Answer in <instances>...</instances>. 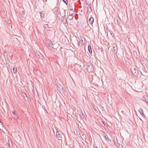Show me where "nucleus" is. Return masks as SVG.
I'll use <instances>...</instances> for the list:
<instances>
[{
  "label": "nucleus",
  "instance_id": "24",
  "mask_svg": "<svg viewBox=\"0 0 148 148\" xmlns=\"http://www.w3.org/2000/svg\"><path fill=\"white\" fill-rule=\"evenodd\" d=\"M43 1H45L46 2L47 1V0H43Z\"/></svg>",
  "mask_w": 148,
  "mask_h": 148
},
{
  "label": "nucleus",
  "instance_id": "11",
  "mask_svg": "<svg viewBox=\"0 0 148 148\" xmlns=\"http://www.w3.org/2000/svg\"><path fill=\"white\" fill-rule=\"evenodd\" d=\"M114 51V53H116L117 51V47L116 46V47H113V50Z\"/></svg>",
  "mask_w": 148,
  "mask_h": 148
},
{
  "label": "nucleus",
  "instance_id": "5",
  "mask_svg": "<svg viewBox=\"0 0 148 148\" xmlns=\"http://www.w3.org/2000/svg\"><path fill=\"white\" fill-rule=\"evenodd\" d=\"M56 135L57 137L59 140H60L62 138L61 134H60L59 132H57L56 133Z\"/></svg>",
  "mask_w": 148,
  "mask_h": 148
},
{
  "label": "nucleus",
  "instance_id": "10",
  "mask_svg": "<svg viewBox=\"0 0 148 148\" xmlns=\"http://www.w3.org/2000/svg\"><path fill=\"white\" fill-rule=\"evenodd\" d=\"M59 10V8H57V14L58 17H60L61 16V14L60 12H58Z\"/></svg>",
  "mask_w": 148,
  "mask_h": 148
},
{
  "label": "nucleus",
  "instance_id": "23",
  "mask_svg": "<svg viewBox=\"0 0 148 148\" xmlns=\"http://www.w3.org/2000/svg\"><path fill=\"white\" fill-rule=\"evenodd\" d=\"M64 18H65V19L66 20V17H65V15H64Z\"/></svg>",
  "mask_w": 148,
  "mask_h": 148
},
{
  "label": "nucleus",
  "instance_id": "27",
  "mask_svg": "<svg viewBox=\"0 0 148 148\" xmlns=\"http://www.w3.org/2000/svg\"><path fill=\"white\" fill-rule=\"evenodd\" d=\"M92 65H91V66H92Z\"/></svg>",
  "mask_w": 148,
  "mask_h": 148
},
{
  "label": "nucleus",
  "instance_id": "6",
  "mask_svg": "<svg viewBox=\"0 0 148 148\" xmlns=\"http://www.w3.org/2000/svg\"><path fill=\"white\" fill-rule=\"evenodd\" d=\"M12 116L14 117H18V114L17 112L13 111L12 112Z\"/></svg>",
  "mask_w": 148,
  "mask_h": 148
},
{
  "label": "nucleus",
  "instance_id": "12",
  "mask_svg": "<svg viewBox=\"0 0 148 148\" xmlns=\"http://www.w3.org/2000/svg\"><path fill=\"white\" fill-rule=\"evenodd\" d=\"M88 51L90 53H92L91 47L90 45H89L88 47Z\"/></svg>",
  "mask_w": 148,
  "mask_h": 148
},
{
  "label": "nucleus",
  "instance_id": "1",
  "mask_svg": "<svg viewBox=\"0 0 148 148\" xmlns=\"http://www.w3.org/2000/svg\"><path fill=\"white\" fill-rule=\"evenodd\" d=\"M67 13L68 14V16L67 18L70 20L73 19L74 17L73 15L74 13V11L73 9H71L69 10V12H68Z\"/></svg>",
  "mask_w": 148,
  "mask_h": 148
},
{
  "label": "nucleus",
  "instance_id": "14",
  "mask_svg": "<svg viewBox=\"0 0 148 148\" xmlns=\"http://www.w3.org/2000/svg\"><path fill=\"white\" fill-rule=\"evenodd\" d=\"M63 1L66 5L67 4H68V0H63Z\"/></svg>",
  "mask_w": 148,
  "mask_h": 148
},
{
  "label": "nucleus",
  "instance_id": "25",
  "mask_svg": "<svg viewBox=\"0 0 148 148\" xmlns=\"http://www.w3.org/2000/svg\"><path fill=\"white\" fill-rule=\"evenodd\" d=\"M90 67V66H88V69H89V68Z\"/></svg>",
  "mask_w": 148,
  "mask_h": 148
},
{
  "label": "nucleus",
  "instance_id": "2",
  "mask_svg": "<svg viewBox=\"0 0 148 148\" xmlns=\"http://www.w3.org/2000/svg\"><path fill=\"white\" fill-rule=\"evenodd\" d=\"M100 134L105 139L108 141L110 140L108 138V136H107V134L105 133V132H103V131H101L100 133Z\"/></svg>",
  "mask_w": 148,
  "mask_h": 148
},
{
  "label": "nucleus",
  "instance_id": "4",
  "mask_svg": "<svg viewBox=\"0 0 148 148\" xmlns=\"http://www.w3.org/2000/svg\"><path fill=\"white\" fill-rule=\"evenodd\" d=\"M138 111L140 112L142 117H145V116L143 112V110L141 108L139 109Z\"/></svg>",
  "mask_w": 148,
  "mask_h": 148
},
{
  "label": "nucleus",
  "instance_id": "7",
  "mask_svg": "<svg viewBox=\"0 0 148 148\" xmlns=\"http://www.w3.org/2000/svg\"><path fill=\"white\" fill-rule=\"evenodd\" d=\"M40 14L41 18L43 19L44 16V12L43 11H42L40 13Z\"/></svg>",
  "mask_w": 148,
  "mask_h": 148
},
{
  "label": "nucleus",
  "instance_id": "13",
  "mask_svg": "<svg viewBox=\"0 0 148 148\" xmlns=\"http://www.w3.org/2000/svg\"><path fill=\"white\" fill-rule=\"evenodd\" d=\"M13 70L14 74L16 73L17 72V68L16 67L14 68Z\"/></svg>",
  "mask_w": 148,
  "mask_h": 148
},
{
  "label": "nucleus",
  "instance_id": "8",
  "mask_svg": "<svg viewBox=\"0 0 148 148\" xmlns=\"http://www.w3.org/2000/svg\"><path fill=\"white\" fill-rule=\"evenodd\" d=\"M89 22L90 24H92L94 22V19L92 17H90L89 19Z\"/></svg>",
  "mask_w": 148,
  "mask_h": 148
},
{
  "label": "nucleus",
  "instance_id": "9",
  "mask_svg": "<svg viewBox=\"0 0 148 148\" xmlns=\"http://www.w3.org/2000/svg\"><path fill=\"white\" fill-rule=\"evenodd\" d=\"M47 43L48 45V46L49 47H51L53 45V43L50 41H47Z\"/></svg>",
  "mask_w": 148,
  "mask_h": 148
},
{
  "label": "nucleus",
  "instance_id": "15",
  "mask_svg": "<svg viewBox=\"0 0 148 148\" xmlns=\"http://www.w3.org/2000/svg\"><path fill=\"white\" fill-rule=\"evenodd\" d=\"M133 55L135 56H136L137 55V53H136V51H133Z\"/></svg>",
  "mask_w": 148,
  "mask_h": 148
},
{
  "label": "nucleus",
  "instance_id": "20",
  "mask_svg": "<svg viewBox=\"0 0 148 148\" xmlns=\"http://www.w3.org/2000/svg\"><path fill=\"white\" fill-rule=\"evenodd\" d=\"M93 147L94 148H98V147L97 146H96L95 145H94Z\"/></svg>",
  "mask_w": 148,
  "mask_h": 148
},
{
  "label": "nucleus",
  "instance_id": "21",
  "mask_svg": "<svg viewBox=\"0 0 148 148\" xmlns=\"http://www.w3.org/2000/svg\"><path fill=\"white\" fill-rule=\"evenodd\" d=\"M102 123L104 124V125L105 126V123L103 121H102Z\"/></svg>",
  "mask_w": 148,
  "mask_h": 148
},
{
  "label": "nucleus",
  "instance_id": "16",
  "mask_svg": "<svg viewBox=\"0 0 148 148\" xmlns=\"http://www.w3.org/2000/svg\"><path fill=\"white\" fill-rule=\"evenodd\" d=\"M21 14L22 16H24L25 14V12L23 11H22Z\"/></svg>",
  "mask_w": 148,
  "mask_h": 148
},
{
  "label": "nucleus",
  "instance_id": "19",
  "mask_svg": "<svg viewBox=\"0 0 148 148\" xmlns=\"http://www.w3.org/2000/svg\"><path fill=\"white\" fill-rule=\"evenodd\" d=\"M89 8L91 9V4H89Z\"/></svg>",
  "mask_w": 148,
  "mask_h": 148
},
{
  "label": "nucleus",
  "instance_id": "3",
  "mask_svg": "<svg viewBox=\"0 0 148 148\" xmlns=\"http://www.w3.org/2000/svg\"><path fill=\"white\" fill-rule=\"evenodd\" d=\"M132 73L135 76H138V71L135 68H133L131 69Z\"/></svg>",
  "mask_w": 148,
  "mask_h": 148
},
{
  "label": "nucleus",
  "instance_id": "17",
  "mask_svg": "<svg viewBox=\"0 0 148 148\" xmlns=\"http://www.w3.org/2000/svg\"><path fill=\"white\" fill-rule=\"evenodd\" d=\"M44 27L45 28L48 27V25L47 24H45L44 25Z\"/></svg>",
  "mask_w": 148,
  "mask_h": 148
},
{
  "label": "nucleus",
  "instance_id": "26",
  "mask_svg": "<svg viewBox=\"0 0 148 148\" xmlns=\"http://www.w3.org/2000/svg\"><path fill=\"white\" fill-rule=\"evenodd\" d=\"M101 108H103V107H102Z\"/></svg>",
  "mask_w": 148,
  "mask_h": 148
},
{
  "label": "nucleus",
  "instance_id": "18",
  "mask_svg": "<svg viewBox=\"0 0 148 148\" xmlns=\"http://www.w3.org/2000/svg\"><path fill=\"white\" fill-rule=\"evenodd\" d=\"M9 24H10V23H11V21H10L8 20V22H7Z\"/></svg>",
  "mask_w": 148,
  "mask_h": 148
},
{
  "label": "nucleus",
  "instance_id": "22",
  "mask_svg": "<svg viewBox=\"0 0 148 148\" xmlns=\"http://www.w3.org/2000/svg\"><path fill=\"white\" fill-rule=\"evenodd\" d=\"M25 95L26 96V97L27 98L28 97L25 93Z\"/></svg>",
  "mask_w": 148,
  "mask_h": 148
}]
</instances>
